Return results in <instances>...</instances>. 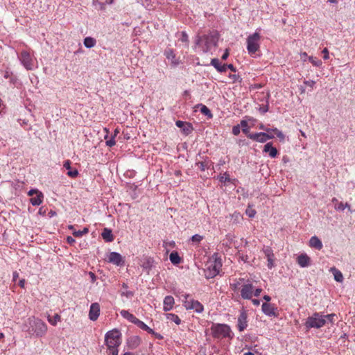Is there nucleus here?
I'll use <instances>...</instances> for the list:
<instances>
[{
    "instance_id": "f257e3e1",
    "label": "nucleus",
    "mask_w": 355,
    "mask_h": 355,
    "mask_svg": "<svg viewBox=\"0 0 355 355\" xmlns=\"http://www.w3.org/2000/svg\"><path fill=\"white\" fill-rule=\"evenodd\" d=\"M47 329L46 324L41 319L35 317L28 318L23 327L24 331L36 337L44 336L46 334Z\"/></svg>"
},
{
    "instance_id": "f03ea898",
    "label": "nucleus",
    "mask_w": 355,
    "mask_h": 355,
    "mask_svg": "<svg viewBox=\"0 0 355 355\" xmlns=\"http://www.w3.org/2000/svg\"><path fill=\"white\" fill-rule=\"evenodd\" d=\"M210 329L212 336L216 339H232L234 336L230 326L225 324L214 323Z\"/></svg>"
},
{
    "instance_id": "7ed1b4c3",
    "label": "nucleus",
    "mask_w": 355,
    "mask_h": 355,
    "mask_svg": "<svg viewBox=\"0 0 355 355\" xmlns=\"http://www.w3.org/2000/svg\"><path fill=\"white\" fill-rule=\"evenodd\" d=\"M218 37L214 34L204 35L198 37L196 44L202 47L204 53H207L211 49V46L216 45Z\"/></svg>"
},
{
    "instance_id": "20e7f679",
    "label": "nucleus",
    "mask_w": 355,
    "mask_h": 355,
    "mask_svg": "<svg viewBox=\"0 0 355 355\" xmlns=\"http://www.w3.org/2000/svg\"><path fill=\"white\" fill-rule=\"evenodd\" d=\"M105 343L107 348L119 347L121 343V334L116 329H112L106 333Z\"/></svg>"
},
{
    "instance_id": "39448f33",
    "label": "nucleus",
    "mask_w": 355,
    "mask_h": 355,
    "mask_svg": "<svg viewBox=\"0 0 355 355\" xmlns=\"http://www.w3.org/2000/svg\"><path fill=\"white\" fill-rule=\"evenodd\" d=\"M327 324V320L321 313L315 312L311 316L307 318L305 326L307 329H319Z\"/></svg>"
},
{
    "instance_id": "423d86ee",
    "label": "nucleus",
    "mask_w": 355,
    "mask_h": 355,
    "mask_svg": "<svg viewBox=\"0 0 355 355\" xmlns=\"http://www.w3.org/2000/svg\"><path fill=\"white\" fill-rule=\"evenodd\" d=\"M260 38L261 36L259 33H254L252 35H250L247 38V50L248 53L251 56H254L256 55L257 52L259 51L260 48Z\"/></svg>"
},
{
    "instance_id": "0eeeda50",
    "label": "nucleus",
    "mask_w": 355,
    "mask_h": 355,
    "mask_svg": "<svg viewBox=\"0 0 355 355\" xmlns=\"http://www.w3.org/2000/svg\"><path fill=\"white\" fill-rule=\"evenodd\" d=\"M182 297H184L182 302L186 309H193L198 313L204 311L203 305L198 300L191 298L189 294L182 295Z\"/></svg>"
},
{
    "instance_id": "6e6552de",
    "label": "nucleus",
    "mask_w": 355,
    "mask_h": 355,
    "mask_svg": "<svg viewBox=\"0 0 355 355\" xmlns=\"http://www.w3.org/2000/svg\"><path fill=\"white\" fill-rule=\"evenodd\" d=\"M18 58L21 64L25 67L26 70H33L35 68V58H34L33 56L31 55L30 52L24 50L20 53Z\"/></svg>"
},
{
    "instance_id": "1a4fd4ad",
    "label": "nucleus",
    "mask_w": 355,
    "mask_h": 355,
    "mask_svg": "<svg viewBox=\"0 0 355 355\" xmlns=\"http://www.w3.org/2000/svg\"><path fill=\"white\" fill-rule=\"evenodd\" d=\"M254 286L250 280L246 282L242 285L241 288V295L243 299L250 300L253 296Z\"/></svg>"
},
{
    "instance_id": "9d476101",
    "label": "nucleus",
    "mask_w": 355,
    "mask_h": 355,
    "mask_svg": "<svg viewBox=\"0 0 355 355\" xmlns=\"http://www.w3.org/2000/svg\"><path fill=\"white\" fill-rule=\"evenodd\" d=\"M261 309L263 313L269 317H277L279 315L277 307L273 304L263 303Z\"/></svg>"
},
{
    "instance_id": "9b49d317",
    "label": "nucleus",
    "mask_w": 355,
    "mask_h": 355,
    "mask_svg": "<svg viewBox=\"0 0 355 355\" xmlns=\"http://www.w3.org/2000/svg\"><path fill=\"white\" fill-rule=\"evenodd\" d=\"M274 135H270L266 132H257L249 135L248 138L261 143H264L268 139L274 138Z\"/></svg>"
},
{
    "instance_id": "f8f14e48",
    "label": "nucleus",
    "mask_w": 355,
    "mask_h": 355,
    "mask_svg": "<svg viewBox=\"0 0 355 355\" xmlns=\"http://www.w3.org/2000/svg\"><path fill=\"white\" fill-rule=\"evenodd\" d=\"M263 252L265 254V257L267 258L268 264L267 266L269 269H272L275 267V254L273 253V250L269 246L264 247L262 250Z\"/></svg>"
},
{
    "instance_id": "ddd939ff",
    "label": "nucleus",
    "mask_w": 355,
    "mask_h": 355,
    "mask_svg": "<svg viewBox=\"0 0 355 355\" xmlns=\"http://www.w3.org/2000/svg\"><path fill=\"white\" fill-rule=\"evenodd\" d=\"M100 305L97 302L92 303L89 311V318L92 321H96L100 315Z\"/></svg>"
},
{
    "instance_id": "4468645a",
    "label": "nucleus",
    "mask_w": 355,
    "mask_h": 355,
    "mask_svg": "<svg viewBox=\"0 0 355 355\" xmlns=\"http://www.w3.org/2000/svg\"><path fill=\"white\" fill-rule=\"evenodd\" d=\"M108 261L118 266L124 264L123 257L118 252H112L108 255Z\"/></svg>"
},
{
    "instance_id": "2eb2a0df",
    "label": "nucleus",
    "mask_w": 355,
    "mask_h": 355,
    "mask_svg": "<svg viewBox=\"0 0 355 355\" xmlns=\"http://www.w3.org/2000/svg\"><path fill=\"white\" fill-rule=\"evenodd\" d=\"M248 316L245 311H242L238 318L237 327L239 331H243L248 327Z\"/></svg>"
},
{
    "instance_id": "dca6fc26",
    "label": "nucleus",
    "mask_w": 355,
    "mask_h": 355,
    "mask_svg": "<svg viewBox=\"0 0 355 355\" xmlns=\"http://www.w3.org/2000/svg\"><path fill=\"white\" fill-rule=\"evenodd\" d=\"M104 131L106 132V135L104 137V139L106 140V146L109 147L114 146L116 144L115 137L119 133V130L118 128H116L114 131V134L110 139H108L109 130L107 128H105Z\"/></svg>"
},
{
    "instance_id": "f3484780",
    "label": "nucleus",
    "mask_w": 355,
    "mask_h": 355,
    "mask_svg": "<svg viewBox=\"0 0 355 355\" xmlns=\"http://www.w3.org/2000/svg\"><path fill=\"white\" fill-rule=\"evenodd\" d=\"M175 125L177 127L181 128L183 133L186 135L191 134L193 131V127L191 123H185L182 121H177L175 122Z\"/></svg>"
},
{
    "instance_id": "a211bd4d",
    "label": "nucleus",
    "mask_w": 355,
    "mask_h": 355,
    "mask_svg": "<svg viewBox=\"0 0 355 355\" xmlns=\"http://www.w3.org/2000/svg\"><path fill=\"white\" fill-rule=\"evenodd\" d=\"M297 262L300 267L305 268L311 265V259L306 254H301L297 257Z\"/></svg>"
},
{
    "instance_id": "6ab92c4d",
    "label": "nucleus",
    "mask_w": 355,
    "mask_h": 355,
    "mask_svg": "<svg viewBox=\"0 0 355 355\" xmlns=\"http://www.w3.org/2000/svg\"><path fill=\"white\" fill-rule=\"evenodd\" d=\"M164 55H166V58L171 61V64L174 66H177L179 64L180 61L176 58L175 54L174 53V51L171 49H168L165 51Z\"/></svg>"
},
{
    "instance_id": "aec40b11",
    "label": "nucleus",
    "mask_w": 355,
    "mask_h": 355,
    "mask_svg": "<svg viewBox=\"0 0 355 355\" xmlns=\"http://www.w3.org/2000/svg\"><path fill=\"white\" fill-rule=\"evenodd\" d=\"M71 161L67 159L64 162V164H63V166L64 168H65L67 170H68V172H67V175L72 178H75L78 176V171L77 169H71Z\"/></svg>"
},
{
    "instance_id": "412c9836",
    "label": "nucleus",
    "mask_w": 355,
    "mask_h": 355,
    "mask_svg": "<svg viewBox=\"0 0 355 355\" xmlns=\"http://www.w3.org/2000/svg\"><path fill=\"white\" fill-rule=\"evenodd\" d=\"M309 246L312 248L320 250L323 245L318 236H313L309 240Z\"/></svg>"
},
{
    "instance_id": "4be33fe9",
    "label": "nucleus",
    "mask_w": 355,
    "mask_h": 355,
    "mask_svg": "<svg viewBox=\"0 0 355 355\" xmlns=\"http://www.w3.org/2000/svg\"><path fill=\"white\" fill-rule=\"evenodd\" d=\"M174 298L171 295H167L164 299V311H168L171 310L174 305Z\"/></svg>"
},
{
    "instance_id": "5701e85b",
    "label": "nucleus",
    "mask_w": 355,
    "mask_h": 355,
    "mask_svg": "<svg viewBox=\"0 0 355 355\" xmlns=\"http://www.w3.org/2000/svg\"><path fill=\"white\" fill-rule=\"evenodd\" d=\"M263 152L268 153L270 157H275L277 154L278 151L276 148L273 147L272 146V143H267L263 148Z\"/></svg>"
},
{
    "instance_id": "b1692460",
    "label": "nucleus",
    "mask_w": 355,
    "mask_h": 355,
    "mask_svg": "<svg viewBox=\"0 0 355 355\" xmlns=\"http://www.w3.org/2000/svg\"><path fill=\"white\" fill-rule=\"evenodd\" d=\"M101 236L105 242H112L114 239L112 230L107 227L103 230Z\"/></svg>"
},
{
    "instance_id": "393cba45",
    "label": "nucleus",
    "mask_w": 355,
    "mask_h": 355,
    "mask_svg": "<svg viewBox=\"0 0 355 355\" xmlns=\"http://www.w3.org/2000/svg\"><path fill=\"white\" fill-rule=\"evenodd\" d=\"M246 282L244 278H239V279H235L234 282L230 284V288L234 291H237L241 290L242 288V285Z\"/></svg>"
},
{
    "instance_id": "a878e982",
    "label": "nucleus",
    "mask_w": 355,
    "mask_h": 355,
    "mask_svg": "<svg viewBox=\"0 0 355 355\" xmlns=\"http://www.w3.org/2000/svg\"><path fill=\"white\" fill-rule=\"evenodd\" d=\"M211 64L214 66L218 72L222 73L226 71V66L221 64L218 58H213L211 61Z\"/></svg>"
},
{
    "instance_id": "bb28decb",
    "label": "nucleus",
    "mask_w": 355,
    "mask_h": 355,
    "mask_svg": "<svg viewBox=\"0 0 355 355\" xmlns=\"http://www.w3.org/2000/svg\"><path fill=\"white\" fill-rule=\"evenodd\" d=\"M43 198V193L42 192H38L35 196H33L30 199V201L33 206H38L42 202Z\"/></svg>"
},
{
    "instance_id": "cd10ccee",
    "label": "nucleus",
    "mask_w": 355,
    "mask_h": 355,
    "mask_svg": "<svg viewBox=\"0 0 355 355\" xmlns=\"http://www.w3.org/2000/svg\"><path fill=\"white\" fill-rule=\"evenodd\" d=\"M136 324L138 327L144 331H147L148 334H154V330L148 327L144 322L140 320L139 319H137L135 322L134 323Z\"/></svg>"
},
{
    "instance_id": "c85d7f7f",
    "label": "nucleus",
    "mask_w": 355,
    "mask_h": 355,
    "mask_svg": "<svg viewBox=\"0 0 355 355\" xmlns=\"http://www.w3.org/2000/svg\"><path fill=\"white\" fill-rule=\"evenodd\" d=\"M121 315L128 321L132 323H135L137 318H136L133 314L130 313L128 311L122 310L120 312Z\"/></svg>"
},
{
    "instance_id": "c756f323",
    "label": "nucleus",
    "mask_w": 355,
    "mask_h": 355,
    "mask_svg": "<svg viewBox=\"0 0 355 355\" xmlns=\"http://www.w3.org/2000/svg\"><path fill=\"white\" fill-rule=\"evenodd\" d=\"M169 259H170V261H171V263L175 265L179 264L182 261L181 257L179 256L178 253L175 251H173L170 254Z\"/></svg>"
},
{
    "instance_id": "7c9ffc66",
    "label": "nucleus",
    "mask_w": 355,
    "mask_h": 355,
    "mask_svg": "<svg viewBox=\"0 0 355 355\" xmlns=\"http://www.w3.org/2000/svg\"><path fill=\"white\" fill-rule=\"evenodd\" d=\"M141 340L138 336H132L128 339V345L130 348H136L140 344Z\"/></svg>"
},
{
    "instance_id": "2f4dec72",
    "label": "nucleus",
    "mask_w": 355,
    "mask_h": 355,
    "mask_svg": "<svg viewBox=\"0 0 355 355\" xmlns=\"http://www.w3.org/2000/svg\"><path fill=\"white\" fill-rule=\"evenodd\" d=\"M330 271L332 272L336 282H342L343 281V276L340 271L337 270L336 268H331Z\"/></svg>"
},
{
    "instance_id": "473e14b6",
    "label": "nucleus",
    "mask_w": 355,
    "mask_h": 355,
    "mask_svg": "<svg viewBox=\"0 0 355 355\" xmlns=\"http://www.w3.org/2000/svg\"><path fill=\"white\" fill-rule=\"evenodd\" d=\"M240 128H242V132L248 137L249 135H252V133L250 132V127L248 126V123L245 120H241L240 122Z\"/></svg>"
},
{
    "instance_id": "72a5a7b5",
    "label": "nucleus",
    "mask_w": 355,
    "mask_h": 355,
    "mask_svg": "<svg viewBox=\"0 0 355 355\" xmlns=\"http://www.w3.org/2000/svg\"><path fill=\"white\" fill-rule=\"evenodd\" d=\"M84 45L87 48H92L96 44V40L92 37H87L84 39Z\"/></svg>"
},
{
    "instance_id": "f704fd0d",
    "label": "nucleus",
    "mask_w": 355,
    "mask_h": 355,
    "mask_svg": "<svg viewBox=\"0 0 355 355\" xmlns=\"http://www.w3.org/2000/svg\"><path fill=\"white\" fill-rule=\"evenodd\" d=\"M48 322L53 326H55L58 322L61 321V316L56 313L53 317L48 316Z\"/></svg>"
},
{
    "instance_id": "c9c22d12",
    "label": "nucleus",
    "mask_w": 355,
    "mask_h": 355,
    "mask_svg": "<svg viewBox=\"0 0 355 355\" xmlns=\"http://www.w3.org/2000/svg\"><path fill=\"white\" fill-rule=\"evenodd\" d=\"M166 318L171 321L174 322L176 324H180L181 323V320L178 317V315L174 313H167Z\"/></svg>"
},
{
    "instance_id": "e433bc0d",
    "label": "nucleus",
    "mask_w": 355,
    "mask_h": 355,
    "mask_svg": "<svg viewBox=\"0 0 355 355\" xmlns=\"http://www.w3.org/2000/svg\"><path fill=\"white\" fill-rule=\"evenodd\" d=\"M334 208L338 211H343L345 208H348L349 211H351L350 206L347 202L344 204L342 202H339L335 204Z\"/></svg>"
},
{
    "instance_id": "4c0bfd02",
    "label": "nucleus",
    "mask_w": 355,
    "mask_h": 355,
    "mask_svg": "<svg viewBox=\"0 0 355 355\" xmlns=\"http://www.w3.org/2000/svg\"><path fill=\"white\" fill-rule=\"evenodd\" d=\"M200 112L204 115L207 116L209 119H211L213 114L211 112V110L205 105H200Z\"/></svg>"
},
{
    "instance_id": "58836bf2",
    "label": "nucleus",
    "mask_w": 355,
    "mask_h": 355,
    "mask_svg": "<svg viewBox=\"0 0 355 355\" xmlns=\"http://www.w3.org/2000/svg\"><path fill=\"white\" fill-rule=\"evenodd\" d=\"M218 179L222 183L231 182L230 175L227 173H225L224 174H220L218 177Z\"/></svg>"
},
{
    "instance_id": "ea45409f",
    "label": "nucleus",
    "mask_w": 355,
    "mask_h": 355,
    "mask_svg": "<svg viewBox=\"0 0 355 355\" xmlns=\"http://www.w3.org/2000/svg\"><path fill=\"white\" fill-rule=\"evenodd\" d=\"M196 165L198 166V168L202 171H205V169L208 168L209 167V161H204V162H199L196 163Z\"/></svg>"
},
{
    "instance_id": "a19ab883",
    "label": "nucleus",
    "mask_w": 355,
    "mask_h": 355,
    "mask_svg": "<svg viewBox=\"0 0 355 355\" xmlns=\"http://www.w3.org/2000/svg\"><path fill=\"white\" fill-rule=\"evenodd\" d=\"M323 316L327 320V323H331V324H333L335 322L336 318H337L336 315L334 313L323 315Z\"/></svg>"
},
{
    "instance_id": "79ce46f5",
    "label": "nucleus",
    "mask_w": 355,
    "mask_h": 355,
    "mask_svg": "<svg viewBox=\"0 0 355 355\" xmlns=\"http://www.w3.org/2000/svg\"><path fill=\"white\" fill-rule=\"evenodd\" d=\"M89 232V229L87 227H85L83 230L81 231H74L73 232V235L76 237H80V236H82L86 234H87Z\"/></svg>"
},
{
    "instance_id": "37998d69",
    "label": "nucleus",
    "mask_w": 355,
    "mask_h": 355,
    "mask_svg": "<svg viewBox=\"0 0 355 355\" xmlns=\"http://www.w3.org/2000/svg\"><path fill=\"white\" fill-rule=\"evenodd\" d=\"M203 238L204 237L202 236L196 234L192 236L191 240L193 242V243L198 244L200 243V241H202L203 240Z\"/></svg>"
},
{
    "instance_id": "c03bdc74",
    "label": "nucleus",
    "mask_w": 355,
    "mask_h": 355,
    "mask_svg": "<svg viewBox=\"0 0 355 355\" xmlns=\"http://www.w3.org/2000/svg\"><path fill=\"white\" fill-rule=\"evenodd\" d=\"M309 60L315 67H320L322 65V61L317 58L310 56L309 57Z\"/></svg>"
},
{
    "instance_id": "a18cd8bd",
    "label": "nucleus",
    "mask_w": 355,
    "mask_h": 355,
    "mask_svg": "<svg viewBox=\"0 0 355 355\" xmlns=\"http://www.w3.org/2000/svg\"><path fill=\"white\" fill-rule=\"evenodd\" d=\"M257 211L250 206L248 205V208L245 210V214L250 218H253L256 215Z\"/></svg>"
},
{
    "instance_id": "49530a36",
    "label": "nucleus",
    "mask_w": 355,
    "mask_h": 355,
    "mask_svg": "<svg viewBox=\"0 0 355 355\" xmlns=\"http://www.w3.org/2000/svg\"><path fill=\"white\" fill-rule=\"evenodd\" d=\"M221 263L220 261H215L214 266H213V273L212 275L215 276L219 272V270L221 267Z\"/></svg>"
},
{
    "instance_id": "de8ad7c7",
    "label": "nucleus",
    "mask_w": 355,
    "mask_h": 355,
    "mask_svg": "<svg viewBox=\"0 0 355 355\" xmlns=\"http://www.w3.org/2000/svg\"><path fill=\"white\" fill-rule=\"evenodd\" d=\"M274 132L278 138H279L281 139H284V135L282 133V132L279 130L277 128L270 129V132Z\"/></svg>"
},
{
    "instance_id": "09e8293b",
    "label": "nucleus",
    "mask_w": 355,
    "mask_h": 355,
    "mask_svg": "<svg viewBox=\"0 0 355 355\" xmlns=\"http://www.w3.org/2000/svg\"><path fill=\"white\" fill-rule=\"evenodd\" d=\"M180 40L181 42H184L187 44H188L189 37H188V35L186 33V32H184V31L181 32V37L180 38Z\"/></svg>"
},
{
    "instance_id": "8fccbe9b",
    "label": "nucleus",
    "mask_w": 355,
    "mask_h": 355,
    "mask_svg": "<svg viewBox=\"0 0 355 355\" xmlns=\"http://www.w3.org/2000/svg\"><path fill=\"white\" fill-rule=\"evenodd\" d=\"M118 347L107 348V355H118Z\"/></svg>"
},
{
    "instance_id": "3c124183",
    "label": "nucleus",
    "mask_w": 355,
    "mask_h": 355,
    "mask_svg": "<svg viewBox=\"0 0 355 355\" xmlns=\"http://www.w3.org/2000/svg\"><path fill=\"white\" fill-rule=\"evenodd\" d=\"M241 132V128H240V125H234L233 128H232V134L234 135H239V133Z\"/></svg>"
},
{
    "instance_id": "603ef678",
    "label": "nucleus",
    "mask_w": 355,
    "mask_h": 355,
    "mask_svg": "<svg viewBox=\"0 0 355 355\" xmlns=\"http://www.w3.org/2000/svg\"><path fill=\"white\" fill-rule=\"evenodd\" d=\"M121 295L125 296L127 298H131L134 295V293L132 291H123L121 292Z\"/></svg>"
},
{
    "instance_id": "864d4df0",
    "label": "nucleus",
    "mask_w": 355,
    "mask_h": 355,
    "mask_svg": "<svg viewBox=\"0 0 355 355\" xmlns=\"http://www.w3.org/2000/svg\"><path fill=\"white\" fill-rule=\"evenodd\" d=\"M151 266V260L150 259H148L147 261L142 265V267L146 270H150Z\"/></svg>"
},
{
    "instance_id": "5fc2aeb1",
    "label": "nucleus",
    "mask_w": 355,
    "mask_h": 355,
    "mask_svg": "<svg viewBox=\"0 0 355 355\" xmlns=\"http://www.w3.org/2000/svg\"><path fill=\"white\" fill-rule=\"evenodd\" d=\"M304 84L311 87V88H313L315 85V81L311 80H304Z\"/></svg>"
},
{
    "instance_id": "6e6d98bb",
    "label": "nucleus",
    "mask_w": 355,
    "mask_h": 355,
    "mask_svg": "<svg viewBox=\"0 0 355 355\" xmlns=\"http://www.w3.org/2000/svg\"><path fill=\"white\" fill-rule=\"evenodd\" d=\"M11 76H12V72H10L8 70L4 71L3 77L5 78H10V81L12 82L13 80V79Z\"/></svg>"
},
{
    "instance_id": "4d7b16f0",
    "label": "nucleus",
    "mask_w": 355,
    "mask_h": 355,
    "mask_svg": "<svg viewBox=\"0 0 355 355\" xmlns=\"http://www.w3.org/2000/svg\"><path fill=\"white\" fill-rule=\"evenodd\" d=\"M322 53L323 54V58L324 60H327L329 59V51L327 48H324L322 51Z\"/></svg>"
},
{
    "instance_id": "13d9d810",
    "label": "nucleus",
    "mask_w": 355,
    "mask_h": 355,
    "mask_svg": "<svg viewBox=\"0 0 355 355\" xmlns=\"http://www.w3.org/2000/svg\"><path fill=\"white\" fill-rule=\"evenodd\" d=\"M38 192H40L39 190L37 189H31L28 192V195L29 196H32L33 197V196L35 194L37 195Z\"/></svg>"
},
{
    "instance_id": "bf43d9fd",
    "label": "nucleus",
    "mask_w": 355,
    "mask_h": 355,
    "mask_svg": "<svg viewBox=\"0 0 355 355\" xmlns=\"http://www.w3.org/2000/svg\"><path fill=\"white\" fill-rule=\"evenodd\" d=\"M229 55H230L229 49H226L225 51V53H223V55L221 57V59L223 60H225L228 58Z\"/></svg>"
},
{
    "instance_id": "052dcab7",
    "label": "nucleus",
    "mask_w": 355,
    "mask_h": 355,
    "mask_svg": "<svg viewBox=\"0 0 355 355\" xmlns=\"http://www.w3.org/2000/svg\"><path fill=\"white\" fill-rule=\"evenodd\" d=\"M261 291H262L261 288L254 289L253 295L258 297L260 295Z\"/></svg>"
},
{
    "instance_id": "680f3d73",
    "label": "nucleus",
    "mask_w": 355,
    "mask_h": 355,
    "mask_svg": "<svg viewBox=\"0 0 355 355\" xmlns=\"http://www.w3.org/2000/svg\"><path fill=\"white\" fill-rule=\"evenodd\" d=\"M229 77L232 80L233 83L236 82L239 78V76L236 74H230Z\"/></svg>"
},
{
    "instance_id": "e2e57ef3",
    "label": "nucleus",
    "mask_w": 355,
    "mask_h": 355,
    "mask_svg": "<svg viewBox=\"0 0 355 355\" xmlns=\"http://www.w3.org/2000/svg\"><path fill=\"white\" fill-rule=\"evenodd\" d=\"M225 66H226V69H230L232 71H234V72H235V71H236V69H235V67L233 66V64H225Z\"/></svg>"
},
{
    "instance_id": "0e129e2a",
    "label": "nucleus",
    "mask_w": 355,
    "mask_h": 355,
    "mask_svg": "<svg viewBox=\"0 0 355 355\" xmlns=\"http://www.w3.org/2000/svg\"><path fill=\"white\" fill-rule=\"evenodd\" d=\"M89 277H90V278L92 279V282H94L96 281V277L95 274L94 272H89Z\"/></svg>"
},
{
    "instance_id": "69168bd1",
    "label": "nucleus",
    "mask_w": 355,
    "mask_h": 355,
    "mask_svg": "<svg viewBox=\"0 0 355 355\" xmlns=\"http://www.w3.org/2000/svg\"><path fill=\"white\" fill-rule=\"evenodd\" d=\"M67 241L69 244L71 245L73 243H75V239L72 238L71 236H67Z\"/></svg>"
},
{
    "instance_id": "338daca9",
    "label": "nucleus",
    "mask_w": 355,
    "mask_h": 355,
    "mask_svg": "<svg viewBox=\"0 0 355 355\" xmlns=\"http://www.w3.org/2000/svg\"><path fill=\"white\" fill-rule=\"evenodd\" d=\"M18 277L19 273L17 271H15L12 274V280L15 282Z\"/></svg>"
},
{
    "instance_id": "774afa93",
    "label": "nucleus",
    "mask_w": 355,
    "mask_h": 355,
    "mask_svg": "<svg viewBox=\"0 0 355 355\" xmlns=\"http://www.w3.org/2000/svg\"><path fill=\"white\" fill-rule=\"evenodd\" d=\"M252 302L255 306H259L260 304V301H259V300H257V299L252 300Z\"/></svg>"
}]
</instances>
